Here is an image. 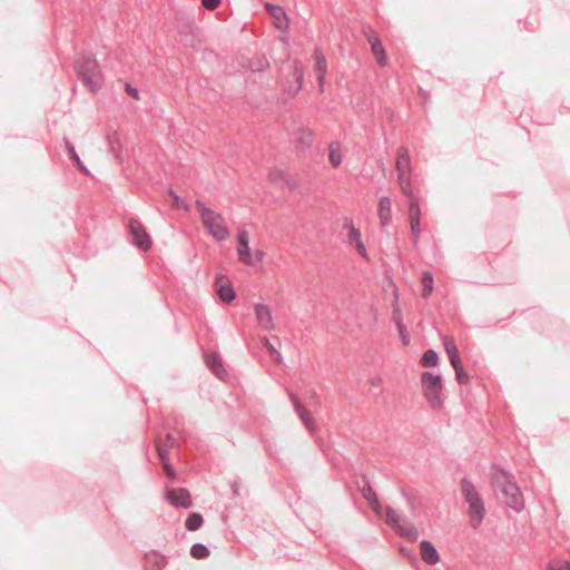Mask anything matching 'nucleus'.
Masks as SVG:
<instances>
[{
    "label": "nucleus",
    "instance_id": "1",
    "mask_svg": "<svg viewBox=\"0 0 570 570\" xmlns=\"http://www.w3.org/2000/svg\"><path fill=\"white\" fill-rule=\"evenodd\" d=\"M461 493L464 501L468 503V514L470 518V525L478 529L484 520L485 507L484 501L475 485L468 478H463L460 482Z\"/></svg>",
    "mask_w": 570,
    "mask_h": 570
},
{
    "label": "nucleus",
    "instance_id": "2",
    "mask_svg": "<svg viewBox=\"0 0 570 570\" xmlns=\"http://www.w3.org/2000/svg\"><path fill=\"white\" fill-rule=\"evenodd\" d=\"M513 476L502 470L495 469L492 481L505 498V503L517 512H521L524 508L523 495L519 487L513 482Z\"/></svg>",
    "mask_w": 570,
    "mask_h": 570
},
{
    "label": "nucleus",
    "instance_id": "3",
    "mask_svg": "<svg viewBox=\"0 0 570 570\" xmlns=\"http://www.w3.org/2000/svg\"><path fill=\"white\" fill-rule=\"evenodd\" d=\"M195 207L199 213L200 220L207 233L218 242H224L229 238V230L226 226L224 217L207 207L203 202L196 200Z\"/></svg>",
    "mask_w": 570,
    "mask_h": 570
},
{
    "label": "nucleus",
    "instance_id": "4",
    "mask_svg": "<svg viewBox=\"0 0 570 570\" xmlns=\"http://www.w3.org/2000/svg\"><path fill=\"white\" fill-rule=\"evenodd\" d=\"M77 70L79 78L88 90L91 92L100 90L104 77L99 63L95 58H82L78 63Z\"/></svg>",
    "mask_w": 570,
    "mask_h": 570
},
{
    "label": "nucleus",
    "instance_id": "5",
    "mask_svg": "<svg viewBox=\"0 0 570 570\" xmlns=\"http://www.w3.org/2000/svg\"><path fill=\"white\" fill-rule=\"evenodd\" d=\"M421 384L429 405L433 409H440L442 405V377L430 372H424L421 376Z\"/></svg>",
    "mask_w": 570,
    "mask_h": 570
},
{
    "label": "nucleus",
    "instance_id": "6",
    "mask_svg": "<svg viewBox=\"0 0 570 570\" xmlns=\"http://www.w3.org/2000/svg\"><path fill=\"white\" fill-rule=\"evenodd\" d=\"M128 232L131 236V243L139 249L147 252L151 247V238L146 228L137 218H130L128 222Z\"/></svg>",
    "mask_w": 570,
    "mask_h": 570
},
{
    "label": "nucleus",
    "instance_id": "7",
    "mask_svg": "<svg viewBox=\"0 0 570 570\" xmlns=\"http://www.w3.org/2000/svg\"><path fill=\"white\" fill-rule=\"evenodd\" d=\"M304 79V68L301 61L295 60L291 67V71L286 76L284 80V89L289 95H296L303 83Z\"/></svg>",
    "mask_w": 570,
    "mask_h": 570
},
{
    "label": "nucleus",
    "instance_id": "8",
    "mask_svg": "<svg viewBox=\"0 0 570 570\" xmlns=\"http://www.w3.org/2000/svg\"><path fill=\"white\" fill-rule=\"evenodd\" d=\"M291 135L297 153H305L313 145L314 134L305 126L293 129Z\"/></svg>",
    "mask_w": 570,
    "mask_h": 570
},
{
    "label": "nucleus",
    "instance_id": "9",
    "mask_svg": "<svg viewBox=\"0 0 570 570\" xmlns=\"http://www.w3.org/2000/svg\"><path fill=\"white\" fill-rule=\"evenodd\" d=\"M265 8L273 19L274 27L282 32H286L289 28V18L285 9L272 3H266Z\"/></svg>",
    "mask_w": 570,
    "mask_h": 570
},
{
    "label": "nucleus",
    "instance_id": "10",
    "mask_svg": "<svg viewBox=\"0 0 570 570\" xmlns=\"http://www.w3.org/2000/svg\"><path fill=\"white\" fill-rule=\"evenodd\" d=\"M237 240L239 245L237 248L238 259L246 265L253 266L255 263L252 258L248 233L245 229L239 230Z\"/></svg>",
    "mask_w": 570,
    "mask_h": 570
},
{
    "label": "nucleus",
    "instance_id": "11",
    "mask_svg": "<svg viewBox=\"0 0 570 570\" xmlns=\"http://www.w3.org/2000/svg\"><path fill=\"white\" fill-rule=\"evenodd\" d=\"M292 404L301 422L308 430L309 433L315 432V421L312 414L303 406L299 399L295 394H289Z\"/></svg>",
    "mask_w": 570,
    "mask_h": 570
},
{
    "label": "nucleus",
    "instance_id": "12",
    "mask_svg": "<svg viewBox=\"0 0 570 570\" xmlns=\"http://www.w3.org/2000/svg\"><path fill=\"white\" fill-rule=\"evenodd\" d=\"M169 503L177 508L188 509L193 505L188 490L184 488L171 489L167 493Z\"/></svg>",
    "mask_w": 570,
    "mask_h": 570
},
{
    "label": "nucleus",
    "instance_id": "13",
    "mask_svg": "<svg viewBox=\"0 0 570 570\" xmlns=\"http://www.w3.org/2000/svg\"><path fill=\"white\" fill-rule=\"evenodd\" d=\"M411 157L409 149L404 146H401L397 149L396 154V171L397 178L406 177L411 175Z\"/></svg>",
    "mask_w": 570,
    "mask_h": 570
},
{
    "label": "nucleus",
    "instance_id": "14",
    "mask_svg": "<svg viewBox=\"0 0 570 570\" xmlns=\"http://www.w3.org/2000/svg\"><path fill=\"white\" fill-rule=\"evenodd\" d=\"M254 312L256 315L257 323L262 330L271 331L274 328L272 312L267 305L256 303L254 305Z\"/></svg>",
    "mask_w": 570,
    "mask_h": 570
},
{
    "label": "nucleus",
    "instance_id": "15",
    "mask_svg": "<svg viewBox=\"0 0 570 570\" xmlns=\"http://www.w3.org/2000/svg\"><path fill=\"white\" fill-rule=\"evenodd\" d=\"M420 554L422 560L429 566H434L440 561V554L436 548L429 540H423L420 543Z\"/></svg>",
    "mask_w": 570,
    "mask_h": 570
},
{
    "label": "nucleus",
    "instance_id": "16",
    "mask_svg": "<svg viewBox=\"0 0 570 570\" xmlns=\"http://www.w3.org/2000/svg\"><path fill=\"white\" fill-rule=\"evenodd\" d=\"M377 216L382 227L390 225L392 220V202L390 197L382 196L379 200Z\"/></svg>",
    "mask_w": 570,
    "mask_h": 570
},
{
    "label": "nucleus",
    "instance_id": "17",
    "mask_svg": "<svg viewBox=\"0 0 570 570\" xmlns=\"http://www.w3.org/2000/svg\"><path fill=\"white\" fill-rule=\"evenodd\" d=\"M367 40L371 45L372 52L380 66H385L387 62V57L385 53V49L380 40V38L372 33L367 37Z\"/></svg>",
    "mask_w": 570,
    "mask_h": 570
},
{
    "label": "nucleus",
    "instance_id": "18",
    "mask_svg": "<svg viewBox=\"0 0 570 570\" xmlns=\"http://www.w3.org/2000/svg\"><path fill=\"white\" fill-rule=\"evenodd\" d=\"M205 361L206 365L215 376H217L218 379H223V376L226 375L222 357L218 354H207L205 356Z\"/></svg>",
    "mask_w": 570,
    "mask_h": 570
},
{
    "label": "nucleus",
    "instance_id": "19",
    "mask_svg": "<svg viewBox=\"0 0 570 570\" xmlns=\"http://www.w3.org/2000/svg\"><path fill=\"white\" fill-rule=\"evenodd\" d=\"M327 63L325 57L321 52L314 53V71L316 73L320 87L323 88Z\"/></svg>",
    "mask_w": 570,
    "mask_h": 570
},
{
    "label": "nucleus",
    "instance_id": "20",
    "mask_svg": "<svg viewBox=\"0 0 570 570\" xmlns=\"http://www.w3.org/2000/svg\"><path fill=\"white\" fill-rule=\"evenodd\" d=\"M268 179L271 183L278 186L286 185L289 190H293L296 187V184L287 179L285 173L277 168L269 171Z\"/></svg>",
    "mask_w": 570,
    "mask_h": 570
},
{
    "label": "nucleus",
    "instance_id": "21",
    "mask_svg": "<svg viewBox=\"0 0 570 570\" xmlns=\"http://www.w3.org/2000/svg\"><path fill=\"white\" fill-rule=\"evenodd\" d=\"M216 292L219 299L225 304L232 303L236 297L235 291L229 282L225 284L217 283Z\"/></svg>",
    "mask_w": 570,
    "mask_h": 570
},
{
    "label": "nucleus",
    "instance_id": "22",
    "mask_svg": "<svg viewBox=\"0 0 570 570\" xmlns=\"http://www.w3.org/2000/svg\"><path fill=\"white\" fill-rule=\"evenodd\" d=\"M444 348H445L446 355L449 357V361H450L452 367H458V365L461 364V357H460V353H459V350H458L454 341L445 340Z\"/></svg>",
    "mask_w": 570,
    "mask_h": 570
},
{
    "label": "nucleus",
    "instance_id": "23",
    "mask_svg": "<svg viewBox=\"0 0 570 570\" xmlns=\"http://www.w3.org/2000/svg\"><path fill=\"white\" fill-rule=\"evenodd\" d=\"M343 229L347 230V243L352 246L362 240L361 232L356 228L351 219H346L343 224Z\"/></svg>",
    "mask_w": 570,
    "mask_h": 570
},
{
    "label": "nucleus",
    "instance_id": "24",
    "mask_svg": "<svg viewBox=\"0 0 570 570\" xmlns=\"http://www.w3.org/2000/svg\"><path fill=\"white\" fill-rule=\"evenodd\" d=\"M125 92L132 99L135 104H148V94L140 91L138 88L130 83L125 85Z\"/></svg>",
    "mask_w": 570,
    "mask_h": 570
},
{
    "label": "nucleus",
    "instance_id": "25",
    "mask_svg": "<svg viewBox=\"0 0 570 570\" xmlns=\"http://www.w3.org/2000/svg\"><path fill=\"white\" fill-rule=\"evenodd\" d=\"M328 160L336 168L342 163L341 145L338 141H332L328 146Z\"/></svg>",
    "mask_w": 570,
    "mask_h": 570
},
{
    "label": "nucleus",
    "instance_id": "26",
    "mask_svg": "<svg viewBox=\"0 0 570 570\" xmlns=\"http://www.w3.org/2000/svg\"><path fill=\"white\" fill-rule=\"evenodd\" d=\"M158 456L163 463L165 474L167 478L174 480L176 478V472L170 464L167 451L163 448V445L158 446Z\"/></svg>",
    "mask_w": 570,
    "mask_h": 570
},
{
    "label": "nucleus",
    "instance_id": "27",
    "mask_svg": "<svg viewBox=\"0 0 570 570\" xmlns=\"http://www.w3.org/2000/svg\"><path fill=\"white\" fill-rule=\"evenodd\" d=\"M395 531L400 537L411 541H415L419 535L416 527L412 523H402Z\"/></svg>",
    "mask_w": 570,
    "mask_h": 570
},
{
    "label": "nucleus",
    "instance_id": "28",
    "mask_svg": "<svg viewBox=\"0 0 570 570\" xmlns=\"http://www.w3.org/2000/svg\"><path fill=\"white\" fill-rule=\"evenodd\" d=\"M393 318L396 323V327H397L400 338H401L403 345H405V346L409 345L410 344V335L406 331L405 325L402 323V318L400 316V311L394 312Z\"/></svg>",
    "mask_w": 570,
    "mask_h": 570
},
{
    "label": "nucleus",
    "instance_id": "29",
    "mask_svg": "<svg viewBox=\"0 0 570 570\" xmlns=\"http://www.w3.org/2000/svg\"><path fill=\"white\" fill-rule=\"evenodd\" d=\"M204 522L203 515L199 512H193L185 521V527L188 531H197Z\"/></svg>",
    "mask_w": 570,
    "mask_h": 570
},
{
    "label": "nucleus",
    "instance_id": "30",
    "mask_svg": "<svg viewBox=\"0 0 570 570\" xmlns=\"http://www.w3.org/2000/svg\"><path fill=\"white\" fill-rule=\"evenodd\" d=\"M439 363V355L434 350H428L421 357L420 364L423 367H434Z\"/></svg>",
    "mask_w": 570,
    "mask_h": 570
},
{
    "label": "nucleus",
    "instance_id": "31",
    "mask_svg": "<svg viewBox=\"0 0 570 570\" xmlns=\"http://www.w3.org/2000/svg\"><path fill=\"white\" fill-rule=\"evenodd\" d=\"M385 519H386V523L393 530H396L402 524L400 513L391 507L386 508Z\"/></svg>",
    "mask_w": 570,
    "mask_h": 570
},
{
    "label": "nucleus",
    "instance_id": "32",
    "mask_svg": "<svg viewBox=\"0 0 570 570\" xmlns=\"http://www.w3.org/2000/svg\"><path fill=\"white\" fill-rule=\"evenodd\" d=\"M397 183L401 187L402 193L404 194V196L409 198L410 202L412 199H419V197L412 190L410 176L397 178Z\"/></svg>",
    "mask_w": 570,
    "mask_h": 570
},
{
    "label": "nucleus",
    "instance_id": "33",
    "mask_svg": "<svg viewBox=\"0 0 570 570\" xmlns=\"http://www.w3.org/2000/svg\"><path fill=\"white\" fill-rule=\"evenodd\" d=\"M422 285H423L422 296L426 298L431 295V293L433 292V287H434L433 276L430 272L423 273Z\"/></svg>",
    "mask_w": 570,
    "mask_h": 570
},
{
    "label": "nucleus",
    "instance_id": "34",
    "mask_svg": "<svg viewBox=\"0 0 570 570\" xmlns=\"http://www.w3.org/2000/svg\"><path fill=\"white\" fill-rule=\"evenodd\" d=\"M190 556L197 560L205 559L209 556V549L203 543H194L190 548Z\"/></svg>",
    "mask_w": 570,
    "mask_h": 570
},
{
    "label": "nucleus",
    "instance_id": "35",
    "mask_svg": "<svg viewBox=\"0 0 570 570\" xmlns=\"http://www.w3.org/2000/svg\"><path fill=\"white\" fill-rule=\"evenodd\" d=\"M362 495L373 508L374 504H379L377 495L367 481L362 488Z\"/></svg>",
    "mask_w": 570,
    "mask_h": 570
},
{
    "label": "nucleus",
    "instance_id": "36",
    "mask_svg": "<svg viewBox=\"0 0 570 570\" xmlns=\"http://www.w3.org/2000/svg\"><path fill=\"white\" fill-rule=\"evenodd\" d=\"M421 219V208L419 204V199H412L409 202V220L410 222H420Z\"/></svg>",
    "mask_w": 570,
    "mask_h": 570
},
{
    "label": "nucleus",
    "instance_id": "37",
    "mask_svg": "<svg viewBox=\"0 0 570 570\" xmlns=\"http://www.w3.org/2000/svg\"><path fill=\"white\" fill-rule=\"evenodd\" d=\"M148 562H153L151 570H163L166 566V560L164 557L159 556L157 552H153L147 554Z\"/></svg>",
    "mask_w": 570,
    "mask_h": 570
},
{
    "label": "nucleus",
    "instance_id": "38",
    "mask_svg": "<svg viewBox=\"0 0 570 570\" xmlns=\"http://www.w3.org/2000/svg\"><path fill=\"white\" fill-rule=\"evenodd\" d=\"M544 109H534V108H531V109H525V112L523 114H520V118L522 117H528L530 119H533L534 122H537L538 125H544V124H548V121H542L540 119V114L541 111H543Z\"/></svg>",
    "mask_w": 570,
    "mask_h": 570
},
{
    "label": "nucleus",
    "instance_id": "39",
    "mask_svg": "<svg viewBox=\"0 0 570 570\" xmlns=\"http://www.w3.org/2000/svg\"><path fill=\"white\" fill-rule=\"evenodd\" d=\"M455 371V377L461 385H465L470 381L469 374L464 371L462 364H459L458 367H453Z\"/></svg>",
    "mask_w": 570,
    "mask_h": 570
},
{
    "label": "nucleus",
    "instance_id": "40",
    "mask_svg": "<svg viewBox=\"0 0 570 570\" xmlns=\"http://www.w3.org/2000/svg\"><path fill=\"white\" fill-rule=\"evenodd\" d=\"M163 445V448L168 452V449L174 448L176 445V439L173 434L167 433L164 439H159L157 442V448Z\"/></svg>",
    "mask_w": 570,
    "mask_h": 570
},
{
    "label": "nucleus",
    "instance_id": "41",
    "mask_svg": "<svg viewBox=\"0 0 570 570\" xmlns=\"http://www.w3.org/2000/svg\"><path fill=\"white\" fill-rule=\"evenodd\" d=\"M548 570H570V563L566 560H552L548 566Z\"/></svg>",
    "mask_w": 570,
    "mask_h": 570
},
{
    "label": "nucleus",
    "instance_id": "42",
    "mask_svg": "<svg viewBox=\"0 0 570 570\" xmlns=\"http://www.w3.org/2000/svg\"><path fill=\"white\" fill-rule=\"evenodd\" d=\"M110 150L115 154L116 157H119L120 153V142L118 138L116 137V134L114 136H108Z\"/></svg>",
    "mask_w": 570,
    "mask_h": 570
},
{
    "label": "nucleus",
    "instance_id": "43",
    "mask_svg": "<svg viewBox=\"0 0 570 570\" xmlns=\"http://www.w3.org/2000/svg\"><path fill=\"white\" fill-rule=\"evenodd\" d=\"M410 227L413 237V243L416 244L421 234L420 222H410Z\"/></svg>",
    "mask_w": 570,
    "mask_h": 570
},
{
    "label": "nucleus",
    "instance_id": "44",
    "mask_svg": "<svg viewBox=\"0 0 570 570\" xmlns=\"http://www.w3.org/2000/svg\"><path fill=\"white\" fill-rule=\"evenodd\" d=\"M265 346L267 348V351L269 352L271 356L275 360V361H281V354L275 348L274 345H272L268 340L265 341Z\"/></svg>",
    "mask_w": 570,
    "mask_h": 570
},
{
    "label": "nucleus",
    "instance_id": "45",
    "mask_svg": "<svg viewBox=\"0 0 570 570\" xmlns=\"http://www.w3.org/2000/svg\"><path fill=\"white\" fill-rule=\"evenodd\" d=\"M202 4L207 10H215L220 4V0H202Z\"/></svg>",
    "mask_w": 570,
    "mask_h": 570
},
{
    "label": "nucleus",
    "instance_id": "46",
    "mask_svg": "<svg viewBox=\"0 0 570 570\" xmlns=\"http://www.w3.org/2000/svg\"><path fill=\"white\" fill-rule=\"evenodd\" d=\"M355 249L357 250V253L364 257L365 259H368L367 257V252H366V247H365V244L363 243V240L358 242L357 244L354 245Z\"/></svg>",
    "mask_w": 570,
    "mask_h": 570
},
{
    "label": "nucleus",
    "instance_id": "47",
    "mask_svg": "<svg viewBox=\"0 0 570 570\" xmlns=\"http://www.w3.org/2000/svg\"><path fill=\"white\" fill-rule=\"evenodd\" d=\"M169 193L173 196L176 206L180 208L184 204L181 198L174 190H170Z\"/></svg>",
    "mask_w": 570,
    "mask_h": 570
},
{
    "label": "nucleus",
    "instance_id": "48",
    "mask_svg": "<svg viewBox=\"0 0 570 570\" xmlns=\"http://www.w3.org/2000/svg\"><path fill=\"white\" fill-rule=\"evenodd\" d=\"M73 161L77 164V166L79 167V169H80L82 173L88 174L87 168L82 165V163H81V160H80V158H79V156H78V155H75V160H73Z\"/></svg>",
    "mask_w": 570,
    "mask_h": 570
},
{
    "label": "nucleus",
    "instance_id": "49",
    "mask_svg": "<svg viewBox=\"0 0 570 570\" xmlns=\"http://www.w3.org/2000/svg\"><path fill=\"white\" fill-rule=\"evenodd\" d=\"M73 161L77 164V166L79 167V169H80L82 173L88 174L87 168L82 165V163H81V160H80V158H79V156H78V155H75V160H73Z\"/></svg>",
    "mask_w": 570,
    "mask_h": 570
},
{
    "label": "nucleus",
    "instance_id": "50",
    "mask_svg": "<svg viewBox=\"0 0 570 570\" xmlns=\"http://www.w3.org/2000/svg\"><path fill=\"white\" fill-rule=\"evenodd\" d=\"M73 161L77 164V166L79 167V169H80L82 173L88 174L87 168L82 165V163H81V160H80V158H79V156H78V155H75V160H73Z\"/></svg>",
    "mask_w": 570,
    "mask_h": 570
},
{
    "label": "nucleus",
    "instance_id": "51",
    "mask_svg": "<svg viewBox=\"0 0 570 570\" xmlns=\"http://www.w3.org/2000/svg\"><path fill=\"white\" fill-rule=\"evenodd\" d=\"M73 161L77 164V166L79 167V169H80L82 173L88 174L87 168L82 165V163H81V160H80V158H79V156H78V155H75V160H73Z\"/></svg>",
    "mask_w": 570,
    "mask_h": 570
},
{
    "label": "nucleus",
    "instance_id": "52",
    "mask_svg": "<svg viewBox=\"0 0 570 570\" xmlns=\"http://www.w3.org/2000/svg\"><path fill=\"white\" fill-rule=\"evenodd\" d=\"M73 161L77 164V166L79 167V169H80L82 173L88 174L87 168L82 165V163H81V160H80V158H79V156H78V155H75V160H73Z\"/></svg>",
    "mask_w": 570,
    "mask_h": 570
},
{
    "label": "nucleus",
    "instance_id": "53",
    "mask_svg": "<svg viewBox=\"0 0 570 570\" xmlns=\"http://www.w3.org/2000/svg\"><path fill=\"white\" fill-rule=\"evenodd\" d=\"M66 147L69 151L71 159L75 160V155H78L75 150V147L69 141H66Z\"/></svg>",
    "mask_w": 570,
    "mask_h": 570
},
{
    "label": "nucleus",
    "instance_id": "54",
    "mask_svg": "<svg viewBox=\"0 0 570 570\" xmlns=\"http://www.w3.org/2000/svg\"><path fill=\"white\" fill-rule=\"evenodd\" d=\"M372 383L373 385L379 386L381 384V379H374Z\"/></svg>",
    "mask_w": 570,
    "mask_h": 570
},
{
    "label": "nucleus",
    "instance_id": "55",
    "mask_svg": "<svg viewBox=\"0 0 570 570\" xmlns=\"http://www.w3.org/2000/svg\"><path fill=\"white\" fill-rule=\"evenodd\" d=\"M256 256H257V261H262V259H263L264 254H263L262 252H257V253H256Z\"/></svg>",
    "mask_w": 570,
    "mask_h": 570
}]
</instances>
